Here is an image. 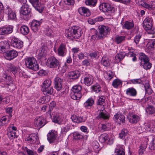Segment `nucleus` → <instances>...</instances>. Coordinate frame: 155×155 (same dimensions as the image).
Masks as SVG:
<instances>
[{"instance_id":"1","label":"nucleus","mask_w":155,"mask_h":155,"mask_svg":"<svg viewBox=\"0 0 155 155\" xmlns=\"http://www.w3.org/2000/svg\"><path fill=\"white\" fill-rule=\"evenodd\" d=\"M81 28L78 26H73L66 30L65 33L66 37L69 39L79 38L82 34Z\"/></svg>"},{"instance_id":"2","label":"nucleus","mask_w":155,"mask_h":155,"mask_svg":"<svg viewBox=\"0 0 155 155\" xmlns=\"http://www.w3.org/2000/svg\"><path fill=\"white\" fill-rule=\"evenodd\" d=\"M153 21L151 16L147 17L143 21V26L149 34L155 33V28L153 27Z\"/></svg>"},{"instance_id":"3","label":"nucleus","mask_w":155,"mask_h":155,"mask_svg":"<svg viewBox=\"0 0 155 155\" xmlns=\"http://www.w3.org/2000/svg\"><path fill=\"white\" fill-rule=\"evenodd\" d=\"M82 87L80 85H76L73 86L71 90L72 93L71 94V97L74 99L79 100L82 97L81 92Z\"/></svg>"},{"instance_id":"4","label":"nucleus","mask_w":155,"mask_h":155,"mask_svg":"<svg viewBox=\"0 0 155 155\" xmlns=\"http://www.w3.org/2000/svg\"><path fill=\"white\" fill-rule=\"evenodd\" d=\"M111 30L108 26L104 25L100 26L98 27L99 33L96 35V38L98 39H102L109 34Z\"/></svg>"},{"instance_id":"5","label":"nucleus","mask_w":155,"mask_h":155,"mask_svg":"<svg viewBox=\"0 0 155 155\" xmlns=\"http://www.w3.org/2000/svg\"><path fill=\"white\" fill-rule=\"evenodd\" d=\"M139 60L140 62L141 66L143 68H151L152 64L149 62V59L148 57L143 53H141L139 56Z\"/></svg>"},{"instance_id":"6","label":"nucleus","mask_w":155,"mask_h":155,"mask_svg":"<svg viewBox=\"0 0 155 155\" xmlns=\"http://www.w3.org/2000/svg\"><path fill=\"white\" fill-rule=\"evenodd\" d=\"M25 64L27 68H39V66L37 61L33 57H29L25 58Z\"/></svg>"},{"instance_id":"7","label":"nucleus","mask_w":155,"mask_h":155,"mask_svg":"<svg viewBox=\"0 0 155 155\" xmlns=\"http://www.w3.org/2000/svg\"><path fill=\"white\" fill-rule=\"evenodd\" d=\"M31 12V9L27 4L22 5L20 9V13L22 15L23 17L26 20L29 19V14Z\"/></svg>"},{"instance_id":"8","label":"nucleus","mask_w":155,"mask_h":155,"mask_svg":"<svg viewBox=\"0 0 155 155\" xmlns=\"http://www.w3.org/2000/svg\"><path fill=\"white\" fill-rule=\"evenodd\" d=\"M100 10L104 12H107L111 14L114 12V9L109 4L106 3H103L100 5Z\"/></svg>"},{"instance_id":"9","label":"nucleus","mask_w":155,"mask_h":155,"mask_svg":"<svg viewBox=\"0 0 155 155\" xmlns=\"http://www.w3.org/2000/svg\"><path fill=\"white\" fill-rule=\"evenodd\" d=\"M45 119L42 116L36 117L35 119L34 125L37 128L39 129L47 123Z\"/></svg>"},{"instance_id":"10","label":"nucleus","mask_w":155,"mask_h":155,"mask_svg":"<svg viewBox=\"0 0 155 155\" xmlns=\"http://www.w3.org/2000/svg\"><path fill=\"white\" fill-rule=\"evenodd\" d=\"M113 120L116 122L121 125L122 124L124 125L125 124V117L121 113H117L114 115Z\"/></svg>"},{"instance_id":"11","label":"nucleus","mask_w":155,"mask_h":155,"mask_svg":"<svg viewBox=\"0 0 155 155\" xmlns=\"http://www.w3.org/2000/svg\"><path fill=\"white\" fill-rule=\"evenodd\" d=\"M47 64L48 67L51 68L59 67L58 61L53 56L48 58L47 61Z\"/></svg>"},{"instance_id":"12","label":"nucleus","mask_w":155,"mask_h":155,"mask_svg":"<svg viewBox=\"0 0 155 155\" xmlns=\"http://www.w3.org/2000/svg\"><path fill=\"white\" fill-rule=\"evenodd\" d=\"M32 6L38 11L41 12L44 8V5L41 4L39 0H29Z\"/></svg>"},{"instance_id":"13","label":"nucleus","mask_w":155,"mask_h":155,"mask_svg":"<svg viewBox=\"0 0 155 155\" xmlns=\"http://www.w3.org/2000/svg\"><path fill=\"white\" fill-rule=\"evenodd\" d=\"M42 22V20L39 21L35 20H32L31 24V27L32 30L35 32H38L40 28V26Z\"/></svg>"},{"instance_id":"14","label":"nucleus","mask_w":155,"mask_h":155,"mask_svg":"<svg viewBox=\"0 0 155 155\" xmlns=\"http://www.w3.org/2000/svg\"><path fill=\"white\" fill-rule=\"evenodd\" d=\"M5 13L8 15V20H14L16 18V15L14 11H13L9 7L7 6L4 10Z\"/></svg>"},{"instance_id":"15","label":"nucleus","mask_w":155,"mask_h":155,"mask_svg":"<svg viewBox=\"0 0 155 155\" xmlns=\"http://www.w3.org/2000/svg\"><path fill=\"white\" fill-rule=\"evenodd\" d=\"M12 46L17 48H21L23 46V42L17 38H13L12 41Z\"/></svg>"},{"instance_id":"16","label":"nucleus","mask_w":155,"mask_h":155,"mask_svg":"<svg viewBox=\"0 0 155 155\" xmlns=\"http://www.w3.org/2000/svg\"><path fill=\"white\" fill-rule=\"evenodd\" d=\"M99 113L97 118L101 120L102 119H107L109 118L110 116L108 113L104 109L98 110Z\"/></svg>"},{"instance_id":"17","label":"nucleus","mask_w":155,"mask_h":155,"mask_svg":"<svg viewBox=\"0 0 155 155\" xmlns=\"http://www.w3.org/2000/svg\"><path fill=\"white\" fill-rule=\"evenodd\" d=\"M127 118L129 120V122L131 124H135L139 121L140 117L138 115L133 114H129L127 117Z\"/></svg>"},{"instance_id":"18","label":"nucleus","mask_w":155,"mask_h":155,"mask_svg":"<svg viewBox=\"0 0 155 155\" xmlns=\"http://www.w3.org/2000/svg\"><path fill=\"white\" fill-rule=\"evenodd\" d=\"M13 31V27L11 26H6L0 28V35H5L11 33Z\"/></svg>"},{"instance_id":"19","label":"nucleus","mask_w":155,"mask_h":155,"mask_svg":"<svg viewBox=\"0 0 155 155\" xmlns=\"http://www.w3.org/2000/svg\"><path fill=\"white\" fill-rule=\"evenodd\" d=\"M78 12L81 15L84 16L88 17L91 14L89 9L84 7L79 8L78 9Z\"/></svg>"},{"instance_id":"20","label":"nucleus","mask_w":155,"mask_h":155,"mask_svg":"<svg viewBox=\"0 0 155 155\" xmlns=\"http://www.w3.org/2000/svg\"><path fill=\"white\" fill-rule=\"evenodd\" d=\"M54 81L55 88L58 91H60L62 86V79L57 77L55 78Z\"/></svg>"},{"instance_id":"21","label":"nucleus","mask_w":155,"mask_h":155,"mask_svg":"<svg viewBox=\"0 0 155 155\" xmlns=\"http://www.w3.org/2000/svg\"><path fill=\"white\" fill-rule=\"evenodd\" d=\"M94 81L93 77L91 74L86 75L84 78L83 83L87 85L91 84Z\"/></svg>"},{"instance_id":"22","label":"nucleus","mask_w":155,"mask_h":155,"mask_svg":"<svg viewBox=\"0 0 155 155\" xmlns=\"http://www.w3.org/2000/svg\"><path fill=\"white\" fill-rule=\"evenodd\" d=\"M18 55V53L16 51L14 50H10L6 53V58L8 60H11L16 57Z\"/></svg>"},{"instance_id":"23","label":"nucleus","mask_w":155,"mask_h":155,"mask_svg":"<svg viewBox=\"0 0 155 155\" xmlns=\"http://www.w3.org/2000/svg\"><path fill=\"white\" fill-rule=\"evenodd\" d=\"M47 51V47L42 46L39 50L38 54V58L39 59H41L43 57H45L46 55Z\"/></svg>"},{"instance_id":"24","label":"nucleus","mask_w":155,"mask_h":155,"mask_svg":"<svg viewBox=\"0 0 155 155\" xmlns=\"http://www.w3.org/2000/svg\"><path fill=\"white\" fill-rule=\"evenodd\" d=\"M105 97L103 96H99L97 100L96 104L98 106H100L101 107L102 109H104V107L106 105L105 102Z\"/></svg>"},{"instance_id":"25","label":"nucleus","mask_w":155,"mask_h":155,"mask_svg":"<svg viewBox=\"0 0 155 155\" xmlns=\"http://www.w3.org/2000/svg\"><path fill=\"white\" fill-rule=\"evenodd\" d=\"M58 54L59 56H64L66 54V48L65 44L62 43L58 49Z\"/></svg>"},{"instance_id":"26","label":"nucleus","mask_w":155,"mask_h":155,"mask_svg":"<svg viewBox=\"0 0 155 155\" xmlns=\"http://www.w3.org/2000/svg\"><path fill=\"white\" fill-rule=\"evenodd\" d=\"M2 79L5 82L7 85H10L12 84L13 80L12 77L8 75L7 73H4L2 76Z\"/></svg>"},{"instance_id":"27","label":"nucleus","mask_w":155,"mask_h":155,"mask_svg":"<svg viewBox=\"0 0 155 155\" xmlns=\"http://www.w3.org/2000/svg\"><path fill=\"white\" fill-rule=\"evenodd\" d=\"M71 118L73 122L78 123L84 122L86 119L85 117L84 118L83 117H77L75 115H72Z\"/></svg>"},{"instance_id":"28","label":"nucleus","mask_w":155,"mask_h":155,"mask_svg":"<svg viewBox=\"0 0 155 155\" xmlns=\"http://www.w3.org/2000/svg\"><path fill=\"white\" fill-rule=\"evenodd\" d=\"M41 91L45 95H51L53 92V89L51 87H42Z\"/></svg>"},{"instance_id":"29","label":"nucleus","mask_w":155,"mask_h":155,"mask_svg":"<svg viewBox=\"0 0 155 155\" xmlns=\"http://www.w3.org/2000/svg\"><path fill=\"white\" fill-rule=\"evenodd\" d=\"M104 74L106 79L108 81H110L114 77L115 74L111 71L109 70L104 71Z\"/></svg>"},{"instance_id":"30","label":"nucleus","mask_w":155,"mask_h":155,"mask_svg":"<svg viewBox=\"0 0 155 155\" xmlns=\"http://www.w3.org/2000/svg\"><path fill=\"white\" fill-rule=\"evenodd\" d=\"M80 73L78 71H71L68 74L69 78L70 79H77L80 77Z\"/></svg>"},{"instance_id":"31","label":"nucleus","mask_w":155,"mask_h":155,"mask_svg":"<svg viewBox=\"0 0 155 155\" xmlns=\"http://www.w3.org/2000/svg\"><path fill=\"white\" fill-rule=\"evenodd\" d=\"M80 73L78 71H71L68 74L69 78L70 79H77L80 77Z\"/></svg>"},{"instance_id":"32","label":"nucleus","mask_w":155,"mask_h":155,"mask_svg":"<svg viewBox=\"0 0 155 155\" xmlns=\"http://www.w3.org/2000/svg\"><path fill=\"white\" fill-rule=\"evenodd\" d=\"M126 94L130 96L135 97L137 95V92L133 87L129 88L126 90Z\"/></svg>"},{"instance_id":"33","label":"nucleus","mask_w":155,"mask_h":155,"mask_svg":"<svg viewBox=\"0 0 155 155\" xmlns=\"http://www.w3.org/2000/svg\"><path fill=\"white\" fill-rule=\"evenodd\" d=\"M134 25V22L133 21H126L125 22L123 25V28L129 30L132 28Z\"/></svg>"},{"instance_id":"34","label":"nucleus","mask_w":155,"mask_h":155,"mask_svg":"<svg viewBox=\"0 0 155 155\" xmlns=\"http://www.w3.org/2000/svg\"><path fill=\"white\" fill-rule=\"evenodd\" d=\"M94 100L92 98H88L84 103V106L86 108H88L91 107L94 104Z\"/></svg>"},{"instance_id":"35","label":"nucleus","mask_w":155,"mask_h":155,"mask_svg":"<svg viewBox=\"0 0 155 155\" xmlns=\"http://www.w3.org/2000/svg\"><path fill=\"white\" fill-rule=\"evenodd\" d=\"M38 137L35 134H32L30 135L26 138L27 141L29 143H31L35 142L37 140Z\"/></svg>"},{"instance_id":"36","label":"nucleus","mask_w":155,"mask_h":155,"mask_svg":"<svg viewBox=\"0 0 155 155\" xmlns=\"http://www.w3.org/2000/svg\"><path fill=\"white\" fill-rule=\"evenodd\" d=\"M56 135L53 132H50L48 134L47 139L50 143H53L55 141Z\"/></svg>"},{"instance_id":"37","label":"nucleus","mask_w":155,"mask_h":155,"mask_svg":"<svg viewBox=\"0 0 155 155\" xmlns=\"http://www.w3.org/2000/svg\"><path fill=\"white\" fill-rule=\"evenodd\" d=\"M8 45L6 41H2L0 42V53H4L6 51V48Z\"/></svg>"},{"instance_id":"38","label":"nucleus","mask_w":155,"mask_h":155,"mask_svg":"<svg viewBox=\"0 0 155 155\" xmlns=\"http://www.w3.org/2000/svg\"><path fill=\"white\" fill-rule=\"evenodd\" d=\"M99 140L101 143H104L107 141H108L109 137L108 135L106 134H101L99 137Z\"/></svg>"},{"instance_id":"39","label":"nucleus","mask_w":155,"mask_h":155,"mask_svg":"<svg viewBox=\"0 0 155 155\" xmlns=\"http://www.w3.org/2000/svg\"><path fill=\"white\" fill-rule=\"evenodd\" d=\"M92 91L93 92L97 93L101 91V87L100 85L98 84H96L92 86L91 87Z\"/></svg>"},{"instance_id":"40","label":"nucleus","mask_w":155,"mask_h":155,"mask_svg":"<svg viewBox=\"0 0 155 155\" xmlns=\"http://www.w3.org/2000/svg\"><path fill=\"white\" fill-rule=\"evenodd\" d=\"M145 126L146 127V130L150 132H153L154 129L153 124L150 122L145 123Z\"/></svg>"},{"instance_id":"41","label":"nucleus","mask_w":155,"mask_h":155,"mask_svg":"<svg viewBox=\"0 0 155 155\" xmlns=\"http://www.w3.org/2000/svg\"><path fill=\"white\" fill-rule=\"evenodd\" d=\"M101 64L105 67H108L110 65V61L108 58L106 57H102L101 60Z\"/></svg>"},{"instance_id":"42","label":"nucleus","mask_w":155,"mask_h":155,"mask_svg":"<svg viewBox=\"0 0 155 155\" xmlns=\"http://www.w3.org/2000/svg\"><path fill=\"white\" fill-rule=\"evenodd\" d=\"M125 55V53L123 52H120L117 54L115 57V58L116 60V62L120 61L124 58Z\"/></svg>"},{"instance_id":"43","label":"nucleus","mask_w":155,"mask_h":155,"mask_svg":"<svg viewBox=\"0 0 155 155\" xmlns=\"http://www.w3.org/2000/svg\"><path fill=\"white\" fill-rule=\"evenodd\" d=\"M20 32L23 35H26L29 33V29L27 26L23 25L20 28Z\"/></svg>"},{"instance_id":"44","label":"nucleus","mask_w":155,"mask_h":155,"mask_svg":"<svg viewBox=\"0 0 155 155\" xmlns=\"http://www.w3.org/2000/svg\"><path fill=\"white\" fill-rule=\"evenodd\" d=\"M122 81L118 79H116L114 80L112 83V85L115 88H118L120 85H122Z\"/></svg>"},{"instance_id":"45","label":"nucleus","mask_w":155,"mask_h":155,"mask_svg":"<svg viewBox=\"0 0 155 155\" xmlns=\"http://www.w3.org/2000/svg\"><path fill=\"white\" fill-rule=\"evenodd\" d=\"M62 118L60 115L56 114L53 117V121L54 122L61 124L62 120Z\"/></svg>"},{"instance_id":"46","label":"nucleus","mask_w":155,"mask_h":155,"mask_svg":"<svg viewBox=\"0 0 155 155\" xmlns=\"http://www.w3.org/2000/svg\"><path fill=\"white\" fill-rule=\"evenodd\" d=\"M97 1V0H86L85 3L87 6L94 7L96 5Z\"/></svg>"},{"instance_id":"47","label":"nucleus","mask_w":155,"mask_h":155,"mask_svg":"<svg viewBox=\"0 0 155 155\" xmlns=\"http://www.w3.org/2000/svg\"><path fill=\"white\" fill-rule=\"evenodd\" d=\"M125 37L124 36H116L114 39L115 42L117 44H119L125 40Z\"/></svg>"},{"instance_id":"48","label":"nucleus","mask_w":155,"mask_h":155,"mask_svg":"<svg viewBox=\"0 0 155 155\" xmlns=\"http://www.w3.org/2000/svg\"><path fill=\"white\" fill-rule=\"evenodd\" d=\"M128 133L127 130L126 129L124 128L122 129L120 133H119V137L121 139H124Z\"/></svg>"},{"instance_id":"49","label":"nucleus","mask_w":155,"mask_h":155,"mask_svg":"<svg viewBox=\"0 0 155 155\" xmlns=\"http://www.w3.org/2000/svg\"><path fill=\"white\" fill-rule=\"evenodd\" d=\"M146 111L149 114H153L155 112V108L151 106H149L147 108Z\"/></svg>"},{"instance_id":"50","label":"nucleus","mask_w":155,"mask_h":155,"mask_svg":"<svg viewBox=\"0 0 155 155\" xmlns=\"http://www.w3.org/2000/svg\"><path fill=\"white\" fill-rule=\"evenodd\" d=\"M142 78L134 79L130 80L131 82L133 84H140L144 82V80H142Z\"/></svg>"},{"instance_id":"51","label":"nucleus","mask_w":155,"mask_h":155,"mask_svg":"<svg viewBox=\"0 0 155 155\" xmlns=\"http://www.w3.org/2000/svg\"><path fill=\"white\" fill-rule=\"evenodd\" d=\"M70 126L67 124L64 126H63L61 128V132L64 134L68 131L70 129Z\"/></svg>"},{"instance_id":"52","label":"nucleus","mask_w":155,"mask_h":155,"mask_svg":"<svg viewBox=\"0 0 155 155\" xmlns=\"http://www.w3.org/2000/svg\"><path fill=\"white\" fill-rule=\"evenodd\" d=\"M115 152L116 155H125V153L124 150L123 148L117 149L115 150Z\"/></svg>"},{"instance_id":"53","label":"nucleus","mask_w":155,"mask_h":155,"mask_svg":"<svg viewBox=\"0 0 155 155\" xmlns=\"http://www.w3.org/2000/svg\"><path fill=\"white\" fill-rule=\"evenodd\" d=\"M73 137L75 140H80L84 138L83 136L78 132L73 133Z\"/></svg>"},{"instance_id":"54","label":"nucleus","mask_w":155,"mask_h":155,"mask_svg":"<svg viewBox=\"0 0 155 155\" xmlns=\"http://www.w3.org/2000/svg\"><path fill=\"white\" fill-rule=\"evenodd\" d=\"M146 146L142 144L140 147V148L139 150V155H143L144 152L145 151Z\"/></svg>"},{"instance_id":"55","label":"nucleus","mask_w":155,"mask_h":155,"mask_svg":"<svg viewBox=\"0 0 155 155\" xmlns=\"http://www.w3.org/2000/svg\"><path fill=\"white\" fill-rule=\"evenodd\" d=\"M44 32L47 36H51L52 32L51 29L48 27L46 28L44 30Z\"/></svg>"},{"instance_id":"56","label":"nucleus","mask_w":155,"mask_h":155,"mask_svg":"<svg viewBox=\"0 0 155 155\" xmlns=\"http://www.w3.org/2000/svg\"><path fill=\"white\" fill-rule=\"evenodd\" d=\"M51 81L50 79H48L45 80L43 83L42 87H50V86L51 84Z\"/></svg>"},{"instance_id":"57","label":"nucleus","mask_w":155,"mask_h":155,"mask_svg":"<svg viewBox=\"0 0 155 155\" xmlns=\"http://www.w3.org/2000/svg\"><path fill=\"white\" fill-rule=\"evenodd\" d=\"M141 37V35L140 34H138L134 37V41L136 44L139 43Z\"/></svg>"},{"instance_id":"58","label":"nucleus","mask_w":155,"mask_h":155,"mask_svg":"<svg viewBox=\"0 0 155 155\" xmlns=\"http://www.w3.org/2000/svg\"><path fill=\"white\" fill-rule=\"evenodd\" d=\"M147 45L151 48H154L155 45V39H153L150 40L148 42Z\"/></svg>"},{"instance_id":"59","label":"nucleus","mask_w":155,"mask_h":155,"mask_svg":"<svg viewBox=\"0 0 155 155\" xmlns=\"http://www.w3.org/2000/svg\"><path fill=\"white\" fill-rule=\"evenodd\" d=\"M14 130H10V129L7 130V135L8 137L11 139L13 138Z\"/></svg>"},{"instance_id":"60","label":"nucleus","mask_w":155,"mask_h":155,"mask_svg":"<svg viewBox=\"0 0 155 155\" xmlns=\"http://www.w3.org/2000/svg\"><path fill=\"white\" fill-rule=\"evenodd\" d=\"M7 118L5 116L2 117V118L0 119V125L3 126L6 123Z\"/></svg>"},{"instance_id":"61","label":"nucleus","mask_w":155,"mask_h":155,"mask_svg":"<svg viewBox=\"0 0 155 155\" xmlns=\"http://www.w3.org/2000/svg\"><path fill=\"white\" fill-rule=\"evenodd\" d=\"M56 104V103L55 102L51 101L49 105V110L51 111L55 107Z\"/></svg>"},{"instance_id":"62","label":"nucleus","mask_w":155,"mask_h":155,"mask_svg":"<svg viewBox=\"0 0 155 155\" xmlns=\"http://www.w3.org/2000/svg\"><path fill=\"white\" fill-rule=\"evenodd\" d=\"M64 2L65 4L68 5H73L74 4V0H64Z\"/></svg>"},{"instance_id":"63","label":"nucleus","mask_w":155,"mask_h":155,"mask_svg":"<svg viewBox=\"0 0 155 155\" xmlns=\"http://www.w3.org/2000/svg\"><path fill=\"white\" fill-rule=\"evenodd\" d=\"M38 74L41 76H43L47 74V72L44 70L41 69L38 72Z\"/></svg>"},{"instance_id":"64","label":"nucleus","mask_w":155,"mask_h":155,"mask_svg":"<svg viewBox=\"0 0 155 155\" xmlns=\"http://www.w3.org/2000/svg\"><path fill=\"white\" fill-rule=\"evenodd\" d=\"M13 110V109L12 107H9L6 109V112L7 113L9 114L10 117H12V112Z\"/></svg>"}]
</instances>
